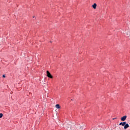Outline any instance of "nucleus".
<instances>
[{
    "label": "nucleus",
    "mask_w": 130,
    "mask_h": 130,
    "mask_svg": "<svg viewBox=\"0 0 130 130\" xmlns=\"http://www.w3.org/2000/svg\"><path fill=\"white\" fill-rule=\"evenodd\" d=\"M47 76L50 79H53V76L51 75V74H50L48 71H47Z\"/></svg>",
    "instance_id": "obj_1"
},
{
    "label": "nucleus",
    "mask_w": 130,
    "mask_h": 130,
    "mask_svg": "<svg viewBox=\"0 0 130 130\" xmlns=\"http://www.w3.org/2000/svg\"><path fill=\"white\" fill-rule=\"evenodd\" d=\"M126 117H127L126 116H123L121 118V120L122 121H124L125 120V119H126Z\"/></svg>",
    "instance_id": "obj_2"
},
{
    "label": "nucleus",
    "mask_w": 130,
    "mask_h": 130,
    "mask_svg": "<svg viewBox=\"0 0 130 130\" xmlns=\"http://www.w3.org/2000/svg\"><path fill=\"white\" fill-rule=\"evenodd\" d=\"M128 127H129V125L126 122V124H125V125H124V129H126V128H127Z\"/></svg>",
    "instance_id": "obj_3"
},
{
    "label": "nucleus",
    "mask_w": 130,
    "mask_h": 130,
    "mask_svg": "<svg viewBox=\"0 0 130 130\" xmlns=\"http://www.w3.org/2000/svg\"><path fill=\"white\" fill-rule=\"evenodd\" d=\"M126 124V122H120L119 123V125H122V126H124Z\"/></svg>",
    "instance_id": "obj_4"
},
{
    "label": "nucleus",
    "mask_w": 130,
    "mask_h": 130,
    "mask_svg": "<svg viewBox=\"0 0 130 130\" xmlns=\"http://www.w3.org/2000/svg\"><path fill=\"white\" fill-rule=\"evenodd\" d=\"M55 107H56V108H57V109H59V108H60V106H59V104H57V105H56Z\"/></svg>",
    "instance_id": "obj_5"
},
{
    "label": "nucleus",
    "mask_w": 130,
    "mask_h": 130,
    "mask_svg": "<svg viewBox=\"0 0 130 130\" xmlns=\"http://www.w3.org/2000/svg\"><path fill=\"white\" fill-rule=\"evenodd\" d=\"M97 7V4H96V3H94L93 5H92V8L94 9H96V7Z\"/></svg>",
    "instance_id": "obj_6"
},
{
    "label": "nucleus",
    "mask_w": 130,
    "mask_h": 130,
    "mask_svg": "<svg viewBox=\"0 0 130 130\" xmlns=\"http://www.w3.org/2000/svg\"><path fill=\"white\" fill-rule=\"evenodd\" d=\"M3 116H4V114H3V113H0V118H2Z\"/></svg>",
    "instance_id": "obj_7"
},
{
    "label": "nucleus",
    "mask_w": 130,
    "mask_h": 130,
    "mask_svg": "<svg viewBox=\"0 0 130 130\" xmlns=\"http://www.w3.org/2000/svg\"><path fill=\"white\" fill-rule=\"evenodd\" d=\"M3 78H6V75H3Z\"/></svg>",
    "instance_id": "obj_8"
},
{
    "label": "nucleus",
    "mask_w": 130,
    "mask_h": 130,
    "mask_svg": "<svg viewBox=\"0 0 130 130\" xmlns=\"http://www.w3.org/2000/svg\"><path fill=\"white\" fill-rule=\"evenodd\" d=\"M113 119H116V118H113Z\"/></svg>",
    "instance_id": "obj_9"
}]
</instances>
